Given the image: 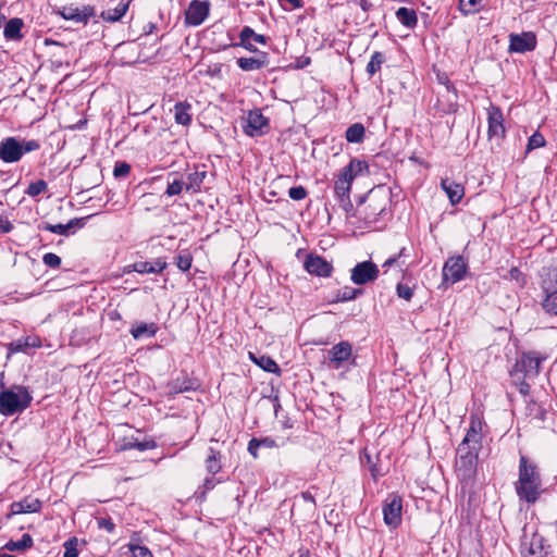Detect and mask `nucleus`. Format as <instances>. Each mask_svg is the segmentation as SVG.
<instances>
[{"instance_id": "nucleus-52", "label": "nucleus", "mask_w": 557, "mask_h": 557, "mask_svg": "<svg viewBox=\"0 0 557 557\" xmlns=\"http://www.w3.org/2000/svg\"><path fill=\"white\" fill-rule=\"evenodd\" d=\"M42 260L46 265L51 268H58L61 263L60 257L52 252L46 253Z\"/></svg>"}, {"instance_id": "nucleus-27", "label": "nucleus", "mask_w": 557, "mask_h": 557, "mask_svg": "<svg viewBox=\"0 0 557 557\" xmlns=\"http://www.w3.org/2000/svg\"><path fill=\"white\" fill-rule=\"evenodd\" d=\"M237 63L238 66L244 71H255L264 66L267 60L265 55L262 58H240L238 59Z\"/></svg>"}, {"instance_id": "nucleus-49", "label": "nucleus", "mask_w": 557, "mask_h": 557, "mask_svg": "<svg viewBox=\"0 0 557 557\" xmlns=\"http://www.w3.org/2000/svg\"><path fill=\"white\" fill-rule=\"evenodd\" d=\"M396 292L399 298H403L407 301H409L413 296V289L408 285L398 284L396 287Z\"/></svg>"}, {"instance_id": "nucleus-15", "label": "nucleus", "mask_w": 557, "mask_h": 557, "mask_svg": "<svg viewBox=\"0 0 557 557\" xmlns=\"http://www.w3.org/2000/svg\"><path fill=\"white\" fill-rule=\"evenodd\" d=\"M305 269L317 276H330L333 267L330 262L319 256L310 255L305 261Z\"/></svg>"}, {"instance_id": "nucleus-23", "label": "nucleus", "mask_w": 557, "mask_h": 557, "mask_svg": "<svg viewBox=\"0 0 557 557\" xmlns=\"http://www.w3.org/2000/svg\"><path fill=\"white\" fill-rule=\"evenodd\" d=\"M544 543V537L535 533L532 535L529 543L522 544V553L527 552L531 556L541 555L542 553H545Z\"/></svg>"}, {"instance_id": "nucleus-17", "label": "nucleus", "mask_w": 557, "mask_h": 557, "mask_svg": "<svg viewBox=\"0 0 557 557\" xmlns=\"http://www.w3.org/2000/svg\"><path fill=\"white\" fill-rule=\"evenodd\" d=\"M487 122H488L490 138H492V137L500 138L504 136V134H505V127L503 124L504 119H503V113L500 112V110L498 108L491 107L488 109Z\"/></svg>"}, {"instance_id": "nucleus-64", "label": "nucleus", "mask_w": 557, "mask_h": 557, "mask_svg": "<svg viewBox=\"0 0 557 557\" xmlns=\"http://www.w3.org/2000/svg\"><path fill=\"white\" fill-rule=\"evenodd\" d=\"M0 557H16V556L4 553V554H0Z\"/></svg>"}, {"instance_id": "nucleus-3", "label": "nucleus", "mask_w": 557, "mask_h": 557, "mask_svg": "<svg viewBox=\"0 0 557 557\" xmlns=\"http://www.w3.org/2000/svg\"><path fill=\"white\" fill-rule=\"evenodd\" d=\"M389 200L391 191L388 188L384 186L372 188L358 205V215L368 224L374 223L386 211Z\"/></svg>"}, {"instance_id": "nucleus-5", "label": "nucleus", "mask_w": 557, "mask_h": 557, "mask_svg": "<svg viewBox=\"0 0 557 557\" xmlns=\"http://www.w3.org/2000/svg\"><path fill=\"white\" fill-rule=\"evenodd\" d=\"M484 423L479 414H471L470 425L467 434L460 445V449L471 451H479L484 448Z\"/></svg>"}, {"instance_id": "nucleus-43", "label": "nucleus", "mask_w": 557, "mask_h": 557, "mask_svg": "<svg viewBox=\"0 0 557 557\" xmlns=\"http://www.w3.org/2000/svg\"><path fill=\"white\" fill-rule=\"evenodd\" d=\"M545 138L542 134L540 133H534L530 138H529V141H528V146H527V150L528 151H531L533 149H537V148H541L543 146H545Z\"/></svg>"}, {"instance_id": "nucleus-34", "label": "nucleus", "mask_w": 557, "mask_h": 557, "mask_svg": "<svg viewBox=\"0 0 557 557\" xmlns=\"http://www.w3.org/2000/svg\"><path fill=\"white\" fill-rule=\"evenodd\" d=\"M364 136L363 125L356 123L346 131V139L349 143H360Z\"/></svg>"}, {"instance_id": "nucleus-19", "label": "nucleus", "mask_w": 557, "mask_h": 557, "mask_svg": "<svg viewBox=\"0 0 557 557\" xmlns=\"http://www.w3.org/2000/svg\"><path fill=\"white\" fill-rule=\"evenodd\" d=\"M441 187L447 195L449 202L455 206L460 202L465 196V187L462 184L451 181L449 178H443Z\"/></svg>"}, {"instance_id": "nucleus-60", "label": "nucleus", "mask_w": 557, "mask_h": 557, "mask_svg": "<svg viewBox=\"0 0 557 557\" xmlns=\"http://www.w3.org/2000/svg\"><path fill=\"white\" fill-rule=\"evenodd\" d=\"M509 274L512 280H516L518 282L520 281L521 272L518 269H516V268L511 269Z\"/></svg>"}, {"instance_id": "nucleus-24", "label": "nucleus", "mask_w": 557, "mask_h": 557, "mask_svg": "<svg viewBox=\"0 0 557 557\" xmlns=\"http://www.w3.org/2000/svg\"><path fill=\"white\" fill-rule=\"evenodd\" d=\"M166 267V263L161 260H157L154 262H137L133 264V270L138 273H160Z\"/></svg>"}, {"instance_id": "nucleus-21", "label": "nucleus", "mask_w": 557, "mask_h": 557, "mask_svg": "<svg viewBox=\"0 0 557 557\" xmlns=\"http://www.w3.org/2000/svg\"><path fill=\"white\" fill-rule=\"evenodd\" d=\"M360 462L368 466L373 479L384 475L387 471V466H383L380 455H363L360 457Z\"/></svg>"}, {"instance_id": "nucleus-50", "label": "nucleus", "mask_w": 557, "mask_h": 557, "mask_svg": "<svg viewBox=\"0 0 557 557\" xmlns=\"http://www.w3.org/2000/svg\"><path fill=\"white\" fill-rule=\"evenodd\" d=\"M206 465H207V470L212 474L219 472V470L221 469V462L216 458V455H210L208 457V459L206 460Z\"/></svg>"}, {"instance_id": "nucleus-51", "label": "nucleus", "mask_w": 557, "mask_h": 557, "mask_svg": "<svg viewBox=\"0 0 557 557\" xmlns=\"http://www.w3.org/2000/svg\"><path fill=\"white\" fill-rule=\"evenodd\" d=\"M71 226V223L70 224H47L44 226V228L46 231H49L51 233H54V234H59V235H65L69 231Z\"/></svg>"}, {"instance_id": "nucleus-31", "label": "nucleus", "mask_w": 557, "mask_h": 557, "mask_svg": "<svg viewBox=\"0 0 557 557\" xmlns=\"http://www.w3.org/2000/svg\"><path fill=\"white\" fill-rule=\"evenodd\" d=\"M542 287L544 293H557V267L548 270L543 280Z\"/></svg>"}, {"instance_id": "nucleus-18", "label": "nucleus", "mask_w": 557, "mask_h": 557, "mask_svg": "<svg viewBox=\"0 0 557 557\" xmlns=\"http://www.w3.org/2000/svg\"><path fill=\"white\" fill-rule=\"evenodd\" d=\"M60 14L63 18L70 20L76 23H86L92 15L94 10L90 7H83L82 9L78 7H64Z\"/></svg>"}, {"instance_id": "nucleus-54", "label": "nucleus", "mask_w": 557, "mask_h": 557, "mask_svg": "<svg viewBox=\"0 0 557 557\" xmlns=\"http://www.w3.org/2000/svg\"><path fill=\"white\" fill-rule=\"evenodd\" d=\"M360 292L358 289H354V288H344L341 293V296H339V300H343V301H346V300H351V299H355L356 296L359 294Z\"/></svg>"}, {"instance_id": "nucleus-58", "label": "nucleus", "mask_w": 557, "mask_h": 557, "mask_svg": "<svg viewBox=\"0 0 557 557\" xmlns=\"http://www.w3.org/2000/svg\"><path fill=\"white\" fill-rule=\"evenodd\" d=\"M13 228L11 222L3 216H0V232L9 233Z\"/></svg>"}, {"instance_id": "nucleus-25", "label": "nucleus", "mask_w": 557, "mask_h": 557, "mask_svg": "<svg viewBox=\"0 0 557 557\" xmlns=\"http://www.w3.org/2000/svg\"><path fill=\"white\" fill-rule=\"evenodd\" d=\"M249 359L267 372L280 373L277 363L270 357H257L253 352H249Z\"/></svg>"}, {"instance_id": "nucleus-44", "label": "nucleus", "mask_w": 557, "mask_h": 557, "mask_svg": "<svg viewBox=\"0 0 557 557\" xmlns=\"http://www.w3.org/2000/svg\"><path fill=\"white\" fill-rule=\"evenodd\" d=\"M193 262V258L187 252H182L176 257V265L182 271H187L190 269Z\"/></svg>"}, {"instance_id": "nucleus-13", "label": "nucleus", "mask_w": 557, "mask_h": 557, "mask_svg": "<svg viewBox=\"0 0 557 557\" xmlns=\"http://www.w3.org/2000/svg\"><path fill=\"white\" fill-rule=\"evenodd\" d=\"M478 455H460L456 458L455 467L461 480L471 479L476 471Z\"/></svg>"}, {"instance_id": "nucleus-22", "label": "nucleus", "mask_w": 557, "mask_h": 557, "mask_svg": "<svg viewBox=\"0 0 557 557\" xmlns=\"http://www.w3.org/2000/svg\"><path fill=\"white\" fill-rule=\"evenodd\" d=\"M190 104L178 102L174 106V120L177 124L187 126L191 122Z\"/></svg>"}, {"instance_id": "nucleus-40", "label": "nucleus", "mask_w": 557, "mask_h": 557, "mask_svg": "<svg viewBox=\"0 0 557 557\" xmlns=\"http://www.w3.org/2000/svg\"><path fill=\"white\" fill-rule=\"evenodd\" d=\"M156 330L153 327V324H140L136 327H133L131 330V333L133 335L134 338H140L141 336L144 335H149V336H152L154 334Z\"/></svg>"}, {"instance_id": "nucleus-63", "label": "nucleus", "mask_w": 557, "mask_h": 557, "mask_svg": "<svg viewBox=\"0 0 557 557\" xmlns=\"http://www.w3.org/2000/svg\"><path fill=\"white\" fill-rule=\"evenodd\" d=\"M242 45L248 49L249 51H252L255 52L257 49L253 47V45L250 42V40H248L247 42H242Z\"/></svg>"}, {"instance_id": "nucleus-56", "label": "nucleus", "mask_w": 557, "mask_h": 557, "mask_svg": "<svg viewBox=\"0 0 557 557\" xmlns=\"http://www.w3.org/2000/svg\"><path fill=\"white\" fill-rule=\"evenodd\" d=\"M98 525L101 529H106L109 533H112L114 531L115 524L111 521V519H99Z\"/></svg>"}, {"instance_id": "nucleus-37", "label": "nucleus", "mask_w": 557, "mask_h": 557, "mask_svg": "<svg viewBox=\"0 0 557 557\" xmlns=\"http://www.w3.org/2000/svg\"><path fill=\"white\" fill-rule=\"evenodd\" d=\"M253 39L256 42L265 44V38L263 35L256 34L250 27H245L240 32V40L242 42H247L248 40Z\"/></svg>"}, {"instance_id": "nucleus-20", "label": "nucleus", "mask_w": 557, "mask_h": 557, "mask_svg": "<svg viewBox=\"0 0 557 557\" xmlns=\"http://www.w3.org/2000/svg\"><path fill=\"white\" fill-rule=\"evenodd\" d=\"M122 448L126 450H153L158 448V445L153 440H147L143 434L138 433L136 437L125 438Z\"/></svg>"}, {"instance_id": "nucleus-39", "label": "nucleus", "mask_w": 557, "mask_h": 557, "mask_svg": "<svg viewBox=\"0 0 557 557\" xmlns=\"http://www.w3.org/2000/svg\"><path fill=\"white\" fill-rule=\"evenodd\" d=\"M543 308L553 314H557V293H545Z\"/></svg>"}, {"instance_id": "nucleus-2", "label": "nucleus", "mask_w": 557, "mask_h": 557, "mask_svg": "<svg viewBox=\"0 0 557 557\" xmlns=\"http://www.w3.org/2000/svg\"><path fill=\"white\" fill-rule=\"evenodd\" d=\"M368 173L369 165L367 162L361 161L359 159H352L349 162V164L343 168L336 175V178L334 181V193L341 206L346 211H348L352 207L349 197L352 182L357 177L367 175Z\"/></svg>"}, {"instance_id": "nucleus-10", "label": "nucleus", "mask_w": 557, "mask_h": 557, "mask_svg": "<svg viewBox=\"0 0 557 557\" xmlns=\"http://www.w3.org/2000/svg\"><path fill=\"white\" fill-rule=\"evenodd\" d=\"M209 14V2L194 0L185 12V22L188 25H200Z\"/></svg>"}, {"instance_id": "nucleus-53", "label": "nucleus", "mask_w": 557, "mask_h": 557, "mask_svg": "<svg viewBox=\"0 0 557 557\" xmlns=\"http://www.w3.org/2000/svg\"><path fill=\"white\" fill-rule=\"evenodd\" d=\"M288 195L294 200H301V199H304L306 197L307 191H306V189L304 187L297 186V187H292L288 190Z\"/></svg>"}, {"instance_id": "nucleus-12", "label": "nucleus", "mask_w": 557, "mask_h": 557, "mask_svg": "<svg viewBox=\"0 0 557 557\" xmlns=\"http://www.w3.org/2000/svg\"><path fill=\"white\" fill-rule=\"evenodd\" d=\"M268 128V120L259 110L250 111L246 117L245 133L249 136L262 135Z\"/></svg>"}, {"instance_id": "nucleus-4", "label": "nucleus", "mask_w": 557, "mask_h": 557, "mask_svg": "<svg viewBox=\"0 0 557 557\" xmlns=\"http://www.w3.org/2000/svg\"><path fill=\"white\" fill-rule=\"evenodd\" d=\"M32 401V396L26 387L16 385L0 393V413L12 416L26 409Z\"/></svg>"}, {"instance_id": "nucleus-1", "label": "nucleus", "mask_w": 557, "mask_h": 557, "mask_svg": "<svg viewBox=\"0 0 557 557\" xmlns=\"http://www.w3.org/2000/svg\"><path fill=\"white\" fill-rule=\"evenodd\" d=\"M542 486L541 472L536 463L522 456L519 463V479L516 483L517 495L528 503H535Z\"/></svg>"}, {"instance_id": "nucleus-33", "label": "nucleus", "mask_w": 557, "mask_h": 557, "mask_svg": "<svg viewBox=\"0 0 557 557\" xmlns=\"http://www.w3.org/2000/svg\"><path fill=\"white\" fill-rule=\"evenodd\" d=\"M33 546V539L29 534H24L18 541H9L4 548L8 550H24Z\"/></svg>"}, {"instance_id": "nucleus-26", "label": "nucleus", "mask_w": 557, "mask_h": 557, "mask_svg": "<svg viewBox=\"0 0 557 557\" xmlns=\"http://www.w3.org/2000/svg\"><path fill=\"white\" fill-rule=\"evenodd\" d=\"M39 346H40V341L38 338L26 337V338H21L15 342H12L9 345V351L11 354H13V352H18V351H25L28 347H39Z\"/></svg>"}, {"instance_id": "nucleus-42", "label": "nucleus", "mask_w": 557, "mask_h": 557, "mask_svg": "<svg viewBox=\"0 0 557 557\" xmlns=\"http://www.w3.org/2000/svg\"><path fill=\"white\" fill-rule=\"evenodd\" d=\"M25 513L38 512L41 508V502L37 498L26 497L21 500Z\"/></svg>"}, {"instance_id": "nucleus-14", "label": "nucleus", "mask_w": 557, "mask_h": 557, "mask_svg": "<svg viewBox=\"0 0 557 557\" xmlns=\"http://www.w3.org/2000/svg\"><path fill=\"white\" fill-rule=\"evenodd\" d=\"M509 51L523 53L531 51L536 46V38L532 33H523L520 35H510Z\"/></svg>"}, {"instance_id": "nucleus-45", "label": "nucleus", "mask_w": 557, "mask_h": 557, "mask_svg": "<svg viewBox=\"0 0 557 557\" xmlns=\"http://www.w3.org/2000/svg\"><path fill=\"white\" fill-rule=\"evenodd\" d=\"M64 557H77V539L72 537L64 543Z\"/></svg>"}, {"instance_id": "nucleus-36", "label": "nucleus", "mask_w": 557, "mask_h": 557, "mask_svg": "<svg viewBox=\"0 0 557 557\" xmlns=\"http://www.w3.org/2000/svg\"><path fill=\"white\" fill-rule=\"evenodd\" d=\"M483 0H459L460 10L465 14H473L480 10Z\"/></svg>"}, {"instance_id": "nucleus-16", "label": "nucleus", "mask_w": 557, "mask_h": 557, "mask_svg": "<svg viewBox=\"0 0 557 557\" xmlns=\"http://www.w3.org/2000/svg\"><path fill=\"white\" fill-rule=\"evenodd\" d=\"M352 348L348 342H341L329 350L330 362L333 368L338 369L351 357Z\"/></svg>"}, {"instance_id": "nucleus-38", "label": "nucleus", "mask_w": 557, "mask_h": 557, "mask_svg": "<svg viewBox=\"0 0 557 557\" xmlns=\"http://www.w3.org/2000/svg\"><path fill=\"white\" fill-rule=\"evenodd\" d=\"M183 189H185V180L174 178L172 182H169L165 194L172 197L175 195H180Z\"/></svg>"}, {"instance_id": "nucleus-6", "label": "nucleus", "mask_w": 557, "mask_h": 557, "mask_svg": "<svg viewBox=\"0 0 557 557\" xmlns=\"http://www.w3.org/2000/svg\"><path fill=\"white\" fill-rule=\"evenodd\" d=\"M403 499L397 494H391L383 504V518L386 525L397 528L401 523Z\"/></svg>"}, {"instance_id": "nucleus-11", "label": "nucleus", "mask_w": 557, "mask_h": 557, "mask_svg": "<svg viewBox=\"0 0 557 557\" xmlns=\"http://www.w3.org/2000/svg\"><path fill=\"white\" fill-rule=\"evenodd\" d=\"M23 157L21 143L14 137H8L0 143V159L7 163L18 161Z\"/></svg>"}, {"instance_id": "nucleus-55", "label": "nucleus", "mask_w": 557, "mask_h": 557, "mask_svg": "<svg viewBox=\"0 0 557 557\" xmlns=\"http://www.w3.org/2000/svg\"><path fill=\"white\" fill-rule=\"evenodd\" d=\"M129 171L131 166L127 163H119L115 165L113 173L114 176L119 177L128 174Z\"/></svg>"}, {"instance_id": "nucleus-47", "label": "nucleus", "mask_w": 557, "mask_h": 557, "mask_svg": "<svg viewBox=\"0 0 557 557\" xmlns=\"http://www.w3.org/2000/svg\"><path fill=\"white\" fill-rule=\"evenodd\" d=\"M129 550L134 557H153L152 553L146 546L129 544Z\"/></svg>"}, {"instance_id": "nucleus-41", "label": "nucleus", "mask_w": 557, "mask_h": 557, "mask_svg": "<svg viewBox=\"0 0 557 557\" xmlns=\"http://www.w3.org/2000/svg\"><path fill=\"white\" fill-rule=\"evenodd\" d=\"M383 61H384L383 54L381 52H375L367 65V71L371 75H373L381 69Z\"/></svg>"}, {"instance_id": "nucleus-9", "label": "nucleus", "mask_w": 557, "mask_h": 557, "mask_svg": "<svg viewBox=\"0 0 557 557\" xmlns=\"http://www.w3.org/2000/svg\"><path fill=\"white\" fill-rule=\"evenodd\" d=\"M541 358L533 354H524L521 359L516 363L513 375L518 376L519 373L523 374L524 379H533L539 374Z\"/></svg>"}, {"instance_id": "nucleus-61", "label": "nucleus", "mask_w": 557, "mask_h": 557, "mask_svg": "<svg viewBox=\"0 0 557 557\" xmlns=\"http://www.w3.org/2000/svg\"><path fill=\"white\" fill-rule=\"evenodd\" d=\"M214 486V482L212 479H207L203 483L205 491L202 492V496H205L206 491L212 488Z\"/></svg>"}, {"instance_id": "nucleus-35", "label": "nucleus", "mask_w": 557, "mask_h": 557, "mask_svg": "<svg viewBox=\"0 0 557 557\" xmlns=\"http://www.w3.org/2000/svg\"><path fill=\"white\" fill-rule=\"evenodd\" d=\"M274 441L270 438H263V440H251L249 442L248 450L250 453L257 450V449H273L275 448Z\"/></svg>"}, {"instance_id": "nucleus-46", "label": "nucleus", "mask_w": 557, "mask_h": 557, "mask_svg": "<svg viewBox=\"0 0 557 557\" xmlns=\"http://www.w3.org/2000/svg\"><path fill=\"white\" fill-rule=\"evenodd\" d=\"M47 189V184L45 181H36L32 183L27 188V194L32 197H36L39 194L44 193Z\"/></svg>"}, {"instance_id": "nucleus-32", "label": "nucleus", "mask_w": 557, "mask_h": 557, "mask_svg": "<svg viewBox=\"0 0 557 557\" xmlns=\"http://www.w3.org/2000/svg\"><path fill=\"white\" fill-rule=\"evenodd\" d=\"M396 16L401 24L408 27H412L417 23V15L414 11L407 8H399L396 11Z\"/></svg>"}, {"instance_id": "nucleus-29", "label": "nucleus", "mask_w": 557, "mask_h": 557, "mask_svg": "<svg viewBox=\"0 0 557 557\" xmlns=\"http://www.w3.org/2000/svg\"><path fill=\"white\" fill-rule=\"evenodd\" d=\"M23 26V21L21 18H11L5 27H4V36L8 39H18L21 38V29Z\"/></svg>"}, {"instance_id": "nucleus-30", "label": "nucleus", "mask_w": 557, "mask_h": 557, "mask_svg": "<svg viewBox=\"0 0 557 557\" xmlns=\"http://www.w3.org/2000/svg\"><path fill=\"white\" fill-rule=\"evenodd\" d=\"M128 9L127 3H119L114 9H109L107 11H103L101 13V16L104 21L108 22H116L119 21L124 14L126 13Z\"/></svg>"}, {"instance_id": "nucleus-8", "label": "nucleus", "mask_w": 557, "mask_h": 557, "mask_svg": "<svg viewBox=\"0 0 557 557\" xmlns=\"http://www.w3.org/2000/svg\"><path fill=\"white\" fill-rule=\"evenodd\" d=\"M466 271L467 263L463 258L460 256L451 257L444 264L443 280L455 284L463 278Z\"/></svg>"}, {"instance_id": "nucleus-7", "label": "nucleus", "mask_w": 557, "mask_h": 557, "mask_svg": "<svg viewBox=\"0 0 557 557\" xmlns=\"http://www.w3.org/2000/svg\"><path fill=\"white\" fill-rule=\"evenodd\" d=\"M379 268L371 261H363L357 263L351 269L350 280L357 285H363L373 282L379 276Z\"/></svg>"}, {"instance_id": "nucleus-48", "label": "nucleus", "mask_w": 557, "mask_h": 557, "mask_svg": "<svg viewBox=\"0 0 557 557\" xmlns=\"http://www.w3.org/2000/svg\"><path fill=\"white\" fill-rule=\"evenodd\" d=\"M382 268L384 269V274H387L389 269H393L395 272H401L403 271V268L401 265L399 264V261H398V258L397 257H393V258H389L387 259L383 264H382Z\"/></svg>"}, {"instance_id": "nucleus-57", "label": "nucleus", "mask_w": 557, "mask_h": 557, "mask_svg": "<svg viewBox=\"0 0 557 557\" xmlns=\"http://www.w3.org/2000/svg\"><path fill=\"white\" fill-rule=\"evenodd\" d=\"M21 147L23 148V154H24L25 152H30V151L37 150L39 148V145L35 140H28V141L21 143Z\"/></svg>"}, {"instance_id": "nucleus-28", "label": "nucleus", "mask_w": 557, "mask_h": 557, "mask_svg": "<svg viewBox=\"0 0 557 557\" xmlns=\"http://www.w3.org/2000/svg\"><path fill=\"white\" fill-rule=\"evenodd\" d=\"M205 172H191L188 173L185 180V189L190 191H198L205 178Z\"/></svg>"}, {"instance_id": "nucleus-59", "label": "nucleus", "mask_w": 557, "mask_h": 557, "mask_svg": "<svg viewBox=\"0 0 557 557\" xmlns=\"http://www.w3.org/2000/svg\"><path fill=\"white\" fill-rule=\"evenodd\" d=\"M11 511L13 515L25 513L22 502H15L11 505Z\"/></svg>"}, {"instance_id": "nucleus-62", "label": "nucleus", "mask_w": 557, "mask_h": 557, "mask_svg": "<svg viewBox=\"0 0 557 557\" xmlns=\"http://www.w3.org/2000/svg\"><path fill=\"white\" fill-rule=\"evenodd\" d=\"M520 392L523 393V394H528L529 393V384L525 383V382H521V384H520Z\"/></svg>"}]
</instances>
